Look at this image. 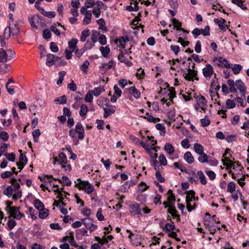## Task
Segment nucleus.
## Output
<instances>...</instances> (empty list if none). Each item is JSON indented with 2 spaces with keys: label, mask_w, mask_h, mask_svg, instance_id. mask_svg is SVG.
<instances>
[{
  "label": "nucleus",
  "mask_w": 249,
  "mask_h": 249,
  "mask_svg": "<svg viewBox=\"0 0 249 249\" xmlns=\"http://www.w3.org/2000/svg\"><path fill=\"white\" fill-rule=\"evenodd\" d=\"M77 133H78V137L79 139L81 140L84 139L85 130L83 125L80 122H78L76 124L74 129L72 128L70 129L69 131V135L72 138H74Z\"/></svg>",
  "instance_id": "f257e3e1"
},
{
  "label": "nucleus",
  "mask_w": 249,
  "mask_h": 249,
  "mask_svg": "<svg viewBox=\"0 0 249 249\" xmlns=\"http://www.w3.org/2000/svg\"><path fill=\"white\" fill-rule=\"evenodd\" d=\"M78 183H75V187L80 190H84L88 194H90L94 190L92 185L90 184L88 181H83L79 178L77 179Z\"/></svg>",
  "instance_id": "f03ea898"
},
{
  "label": "nucleus",
  "mask_w": 249,
  "mask_h": 249,
  "mask_svg": "<svg viewBox=\"0 0 249 249\" xmlns=\"http://www.w3.org/2000/svg\"><path fill=\"white\" fill-rule=\"evenodd\" d=\"M15 56V53L11 49L6 51L3 49H0V62L5 63Z\"/></svg>",
  "instance_id": "7ed1b4c3"
},
{
  "label": "nucleus",
  "mask_w": 249,
  "mask_h": 249,
  "mask_svg": "<svg viewBox=\"0 0 249 249\" xmlns=\"http://www.w3.org/2000/svg\"><path fill=\"white\" fill-rule=\"evenodd\" d=\"M29 22L32 30L34 31L38 29V25L43 23L42 17L38 15H34L29 18Z\"/></svg>",
  "instance_id": "20e7f679"
},
{
  "label": "nucleus",
  "mask_w": 249,
  "mask_h": 249,
  "mask_svg": "<svg viewBox=\"0 0 249 249\" xmlns=\"http://www.w3.org/2000/svg\"><path fill=\"white\" fill-rule=\"evenodd\" d=\"M227 84L230 87L229 89L227 85L223 84L222 85V91L225 94H228L230 92L231 93L236 92L237 89L234 87V81L232 79H229L227 80Z\"/></svg>",
  "instance_id": "39448f33"
},
{
  "label": "nucleus",
  "mask_w": 249,
  "mask_h": 249,
  "mask_svg": "<svg viewBox=\"0 0 249 249\" xmlns=\"http://www.w3.org/2000/svg\"><path fill=\"white\" fill-rule=\"evenodd\" d=\"M188 73H184V77L186 80L190 81H194V79L198 80L197 77V71L196 70H192L190 68L187 69Z\"/></svg>",
  "instance_id": "423d86ee"
},
{
  "label": "nucleus",
  "mask_w": 249,
  "mask_h": 249,
  "mask_svg": "<svg viewBox=\"0 0 249 249\" xmlns=\"http://www.w3.org/2000/svg\"><path fill=\"white\" fill-rule=\"evenodd\" d=\"M213 61L215 62L218 66L226 68H230L231 64L229 63L227 59L222 57H215L213 59Z\"/></svg>",
  "instance_id": "0eeeda50"
},
{
  "label": "nucleus",
  "mask_w": 249,
  "mask_h": 249,
  "mask_svg": "<svg viewBox=\"0 0 249 249\" xmlns=\"http://www.w3.org/2000/svg\"><path fill=\"white\" fill-rule=\"evenodd\" d=\"M9 211L11 216L14 218H16L18 220H19L22 217L24 216V214H22L20 212L19 209L18 207H12V208H10V210H9Z\"/></svg>",
  "instance_id": "6e6552de"
},
{
  "label": "nucleus",
  "mask_w": 249,
  "mask_h": 249,
  "mask_svg": "<svg viewBox=\"0 0 249 249\" xmlns=\"http://www.w3.org/2000/svg\"><path fill=\"white\" fill-rule=\"evenodd\" d=\"M236 87L240 92L241 96L245 98V92L246 90V87L244 83L241 80H237L234 82V86Z\"/></svg>",
  "instance_id": "1a4fd4ad"
},
{
  "label": "nucleus",
  "mask_w": 249,
  "mask_h": 249,
  "mask_svg": "<svg viewBox=\"0 0 249 249\" xmlns=\"http://www.w3.org/2000/svg\"><path fill=\"white\" fill-rule=\"evenodd\" d=\"M202 72L204 76L207 79L209 80L214 72L213 67L211 64H208L206 67L203 68Z\"/></svg>",
  "instance_id": "9d476101"
},
{
  "label": "nucleus",
  "mask_w": 249,
  "mask_h": 249,
  "mask_svg": "<svg viewBox=\"0 0 249 249\" xmlns=\"http://www.w3.org/2000/svg\"><path fill=\"white\" fill-rule=\"evenodd\" d=\"M83 224L84 225L87 230L92 231L97 228V226L92 223V220L90 218H84L82 219Z\"/></svg>",
  "instance_id": "9b49d317"
},
{
  "label": "nucleus",
  "mask_w": 249,
  "mask_h": 249,
  "mask_svg": "<svg viewBox=\"0 0 249 249\" xmlns=\"http://www.w3.org/2000/svg\"><path fill=\"white\" fill-rule=\"evenodd\" d=\"M130 213L131 215H135L141 214V209L139 203H134L129 206Z\"/></svg>",
  "instance_id": "f8f14e48"
},
{
  "label": "nucleus",
  "mask_w": 249,
  "mask_h": 249,
  "mask_svg": "<svg viewBox=\"0 0 249 249\" xmlns=\"http://www.w3.org/2000/svg\"><path fill=\"white\" fill-rule=\"evenodd\" d=\"M59 58L58 56L51 53L47 54V60L46 64L49 67H51L54 64V62L59 59Z\"/></svg>",
  "instance_id": "ddd939ff"
},
{
  "label": "nucleus",
  "mask_w": 249,
  "mask_h": 249,
  "mask_svg": "<svg viewBox=\"0 0 249 249\" xmlns=\"http://www.w3.org/2000/svg\"><path fill=\"white\" fill-rule=\"evenodd\" d=\"M223 163V165L226 166L228 168L232 167L233 169L235 168V163H237V165H239L238 161L232 162L227 157H224V159L222 160Z\"/></svg>",
  "instance_id": "4468645a"
},
{
  "label": "nucleus",
  "mask_w": 249,
  "mask_h": 249,
  "mask_svg": "<svg viewBox=\"0 0 249 249\" xmlns=\"http://www.w3.org/2000/svg\"><path fill=\"white\" fill-rule=\"evenodd\" d=\"M196 100L197 105L204 110V107L207 105V101L205 98L202 95H199L196 97Z\"/></svg>",
  "instance_id": "2eb2a0df"
},
{
  "label": "nucleus",
  "mask_w": 249,
  "mask_h": 249,
  "mask_svg": "<svg viewBox=\"0 0 249 249\" xmlns=\"http://www.w3.org/2000/svg\"><path fill=\"white\" fill-rule=\"evenodd\" d=\"M172 23L173 24V25L174 26V28L176 29L178 31H181L183 32L186 33L187 34L189 33V31L186 30L184 28H181L182 23L181 22H179L178 20L177 19L174 18L172 19Z\"/></svg>",
  "instance_id": "dca6fc26"
},
{
  "label": "nucleus",
  "mask_w": 249,
  "mask_h": 249,
  "mask_svg": "<svg viewBox=\"0 0 249 249\" xmlns=\"http://www.w3.org/2000/svg\"><path fill=\"white\" fill-rule=\"evenodd\" d=\"M128 40L127 37L121 36L116 40V43L117 45L121 48H124L125 46V43Z\"/></svg>",
  "instance_id": "f3484780"
},
{
  "label": "nucleus",
  "mask_w": 249,
  "mask_h": 249,
  "mask_svg": "<svg viewBox=\"0 0 249 249\" xmlns=\"http://www.w3.org/2000/svg\"><path fill=\"white\" fill-rule=\"evenodd\" d=\"M78 42L77 39L72 38L70 41L68 42V48L70 50L73 52L75 51L78 48L77 44Z\"/></svg>",
  "instance_id": "a211bd4d"
},
{
  "label": "nucleus",
  "mask_w": 249,
  "mask_h": 249,
  "mask_svg": "<svg viewBox=\"0 0 249 249\" xmlns=\"http://www.w3.org/2000/svg\"><path fill=\"white\" fill-rule=\"evenodd\" d=\"M38 10L41 14H42L44 16L49 18H54L56 15L55 13L54 12H53V11H50V12L45 11L43 8H38Z\"/></svg>",
  "instance_id": "6ab92c4d"
},
{
  "label": "nucleus",
  "mask_w": 249,
  "mask_h": 249,
  "mask_svg": "<svg viewBox=\"0 0 249 249\" xmlns=\"http://www.w3.org/2000/svg\"><path fill=\"white\" fill-rule=\"evenodd\" d=\"M116 109V107L115 106H110V108H107V107H104V117L105 118H107L109 115L111 114H113L115 112Z\"/></svg>",
  "instance_id": "aec40b11"
},
{
  "label": "nucleus",
  "mask_w": 249,
  "mask_h": 249,
  "mask_svg": "<svg viewBox=\"0 0 249 249\" xmlns=\"http://www.w3.org/2000/svg\"><path fill=\"white\" fill-rule=\"evenodd\" d=\"M213 21L214 23L218 24V27L221 30L223 31H225L226 30L225 25V23L226 21L225 19H223L222 20H221L218 18H214Z\"/></svg>",
  "instance_id": "412c9836"
},
{
  "label": "nucleus",
  "mask_w": 249,
  "mask_h": 249,
  "mask_svg": "<svg viewBox=\"0 0 249 249\" xmlns=\"http://www.w3.org/2000/svg\"><path fill=\"white\" fill-rule=\"evenodd\" d=\"M128 90L129 94L132 95L135 98L138 99L140 97L141 93L134 86L130 87Z\"/></svg>",
  "instance_id": "4be33fe9"
},
{
  "label": "nucleus",
  "mask_w": 249,
  "mask_h": 249,
  "mask_svg": "<svg viewBox=\"0 0 249 249\" xmlns=\"http://www.w3.org/2000/svg\"><path fill=\"white\" fill-rule=\"evenodd\" d=\"M109 101L108 99L105 97L100 98L97 101V104L99 106L105 107L104 106L109 107Z\"/></svg>",
  "instance_id": "5701e85b"
},
{
  "label": "nucleus",
  "mask_w": 249,
  "mask_h": 249,
  "mask_svg": "<svg viewBox=\"0 0 249 249\" xmlns=\"http://www.w3.org/2000/svg\"><path fill=\"white\" fill-rule=\"evenodd\" d=\"M11 25L13 26V27H11V32L13 35H18L20 32V29L18 27V24L17 22H15L14 23H12Z\"/></svg>",
  "instance_id": "b1692460"
},
{
  "label": "nucleus",
  "mask_w": 249,
  "mask_h": 249,
  "mask_svg": "<svg viewBox=\"0 0 249 249\" xmlns=\"http://www.w3.org/2000/svg\"><path fill=\"white\" fill-rule=\"evenodd\" d=\"M184 159L189 164L193 163L194 161V159L190 152H186L184 155Z\"/></svg>",
  "instance_id": "393cba45"
},
{
  "label": "nucleus",
  "mask_w": 249,
  "mask_h": 249,
  "mask_svg": "<svg viewBox=\"0 0 249 249\" xmlns=\"http://www.w3.org/2000/svg\"><path fill=\"white\" fill-rule=\"evenodd\" d=\"M164 148L166 152L170 155H172L174 153V147L169 143H166Z\"/></svg>",
  "instance_id": "a878e982"
},
{
  "label": "nucleus",
  "mask_w": 249,
  "mask_h": 249,
  "mask_svg": "<svg viewBox=\"0 0 249 249\" xmlns=\"http://www.w3.org/2000/svg\"><path fill=\"white\" fill-rule=\"evenodd\" d=\"M234 74H238L242 69V66L240 64H235L231 68Z\"/></svg>",
  "instance_id": "bb28decb"
},
{
  "label": "nucleus",
  "mask_w": 249,
  "mask_h": 249,
  "mask_svg": "<svg viewBox=\"0 0 249 249\" xmlns=\"http://www.w3.org/2000/svg\"><path fill=\"white\" fill-rule=\"evenodd\" d=\"M194 147L195 152L198 154H200L204 153V147L200 144L195 143L194 145Z\"/></svg>",
  "instance_id": "cd10ccee"
},
{
  "label": "nucleus",
  "mask_w": 249,
  "mask_h": 249,
  "mask_svg": "<svg viewBox=\"0 0 249 249\" xmlns=\"http://www.w3.org/2000/svg\"><path fill=\"white\" fill-rule=\"evenodd\" d=\"M197 175L199 177L201 184L203 185H205L207 183V181L202 171H198L197 172Z\"/></svg>",
  "instance_id": "c85d7f7f"
},
{
  "label": "nucleus",
  "mask_w": 249,
  "mask_h": 249,
  "mask_svg": "<svg viewBox=\"0 0 249 249\" xmlns=\"http://www.w3.org/2000/svg\"><path fill=\"white\" fill-rule=\"evenodd\" d=\"M200 156L198 158V160L201 163H206L208 162V159L209 156L206 153H203L199 154Z\"/></svg>",
  "instance_id": "c756f323"
},
{
  "label": "nucleus",
  "mask_w": 249,
  "mask_h": 249,
  "mask_svg": "<svg viewBox=\"0 0 249 249\" xmlns=\"http://www.w3.org/2000/svg\"><path fill=\"white\" fill-rule=\"evenodd\" d=\"M59 160H60V164H65L67 163V159L66 154L63 152H61L58 155Z\"/></svg>",
  "instance_id": "7c9ffc66"
},
{
  "label": "nucleus",
  "mask_w": 249,
  "mask_h": 249,
  "mask_svg": "<svg viewBox=\"0 0 249 249\" xmlns=\"http://www.w3.org/2000/svg\"><path fill=\"white\" fill-rule=\"evenodd\" d=\"M13 192L14 188L13 186L12 185H9L5 190H4L3 194L8 197H11L13 196Z\"/></svg>",
  "instance_id": "2f4dec72"
},
{
  "label": "nucleus",
  "mask_w": 249,
  "mask_h": 249,
  "mask_svg": "<svg viewBox=\"0 0 249 249\" xmlns=\"http://www.w3.org/2000/svg\"><path fill=\"white\" fill-rule=\"evenodd\" d=\"M104 91L105 89L103 87H99L98 88H95L92 90H91V92L95 96H98Z\"/></svg>",
  "instance_id": "473e14b6"
},
{
  "label": "nucleus",
  "mask_w": 249,
  "mask_h": 249,
  "mask_svg": "<svg viewBox=\"0 0 249 249\" xmlns=\"http://www.w3.org/2000/svg\"><path fill=\"white\" fill-rule=\"evenodd\" d=\"M100 51L101 52L103 56L106 58L108 56V55L110 52V49L108 46L105 47H101L100 48Z\"/></svg>",
  "instance_id": "72a5a7b5"
},
{
  "label": "nucleus",
  "mask_w": 249,
  "mask_h": 249,
  "mask_svg": "<svg viewBox=\"0 0 249 249\" xmlns=\"http://www.w3.org/2000/svg\"><path fill=\"white\" fill-rule=\"evenodd\" d=\"M34 204L35 208L39 211L44 208L43 203L38 199H36L34 201Z\"/></svg>",
  "instance_id": "f704fd0d"
},
{
  "label": "nucleus",
  "mask_w": 249,
  "mask_h": 249,
  "mask_svg": "<svg viewBox=\"0 0 249 249\" xmlns=\"http://www.w3.org/2000/svg\"><path fill=\"white\" fill-rule=\"evenodd\" d=\"M49 211L44 208L39 210L38 216L41 219L45 218L49 215Z\"/></svg>",
  "instance_id": "c9c22d12"
},
{
  "label": "nucleus",
  "mask_w": 249,
  "mask_h": 249,
  "mask_svg": "<svg viewBox=\"0 0 249 249\" xmlns=\"http://www.w3.org/2000/svg\"><path fill=\"white\" fill-rule=\"evenodd\" d=\"M85 18L83 21V24L84 25H87L91 21V18L92 17L91 12L88 13V14L84 15Z\"/></svg>",
  "instance_id": "e433bc0d"
},
{
  "label": "nucleus",
  "mask_w": 249,
  "mask_h": 249,
  "mask_svg": "<svg viewBox=\"0 0 249 249\" xmlns=\"http://www.w3.org/2000/svg\"><path fill=\"white\" fill-rule=\"evenodd\" d=\"M11 34H12L11 32V26H8L6 27L4 30L2 38L8 39L10 38Z\"/></svg>",
  "instance_id": "4c0bfd02"
},
{
  "label": "nucleus",
  "mask_w": 249,
  "mask_h": 249,
  "mask_svg": "<svg viewBox=\"0 0 249 249\" xmlns=\"http://www.w3.org/2000/svg\"><path fill=\"white\" fill-rule=\"evenodd\" d=\"M97 23L99 25V29L107 30V27L106 26V23L104 19L102 18L98 19L96 21Z\"/></svg>",
  "instance_id": "58836bf2"
},
{
  "label": "nucleus",
  "mask_w": 249,
  "mask_h": 249,
  "mask_svg": "<svg viewBox=\"0 0 249 249\" xmlns=\"http://www.w3.org/2000/svg\"><path fill=\"white\" fill-rule=\"evenodd\" d=\"M89 35V29L84 30L82 32L80 40L82 42L86 41V38Z\"/></svg>",
  "instance_id": "ea45409f"
},
{
  "label": "nucleus",
  "mask_w": 249,
  "mask_h": 249,
  "mask_svg": "<svg viewBox=\"0 0 249 249\" xmlns=\"http://www.w3.org/2000/svg\"><path fill=\"white\" fill-rule=\"evenodd\" d=\"M231 2L237 5L242 10H245L247 9V7L243 4L242 0H231Z\"/></svg>",
  "instance_id": "a19ab883"
},
{
  "label": "nucleus",
  "mask_w": 249,
  "mask_h": 249,
  "mask_svg": "<svg viewBox=\"0 0 249 249\" xmlns=\"http://www.w3.org/2000/svg\"><path fill=\"white\" fill-rule=\"evenodd\" d=\"M139 187L138 189V192H144L148 188H149V186L147 185L143 181H142L139 184Z\"/></svg>",
  "instance_id": "79ce46f5"
},
{
  "label": "nucleus",
  "mask_w": 249,
  "mask_h": 249,
  "mask_svg": "<svg viewBox=\"0 0 249 249\" xmlns=\"http://www.w3.org/2000/svg\"><path fill=\"white\" fill-rule=\"evenodd\" d=\"M205 172L206 175L209 177L210 180H213L215 178L216 175L213 171L206 168Z\"/></svg>",
  "instance_id": "37998d69"
},
{
  "label": "nucleus",
  "mask_w": 249,
  "mask_h": 249,
  "mask_svg": "<svg viewBox=\"0 0 249 249\" xmlns=\"http://www.w3.org/2000/svg\"><path fill=\"white\" fill-rule=\"evenodd\" d=\"M15 193L13 194L12 198L13 200H16L22 196V192L20 189L14 190Z\"/></svg>",
  "instance_id": "c03bdc74"
},
{
  "label": "nucleus",
  "mask_w": 249,
  "mask_h": 249,
  "mask_svg": "<svg viewBox=\"0 0 249 249\" xmlns=\"http://www.w3.org/2000/svg\"><path fill=\"white\" fill-rule=\"evenodd\" d=\"M200 122L203 127L207 126L210 124V120L208 116H206L204 118L201 119Z\"/></svg>",
  "instance_id": "a18cd8bd"
},
{
  "label": "nucleus",
  "mask_w": 249,
  "mask_h": 249,
  "mask_svg": "<svg viewBox=\"0 0 249 249\" xmlns=\"http://www.w3.org/2000/svg\"><path fill=\"white\" fill-rule=\"evenodd\" d=\"M211 88L214 89L215 91H218L220 89V86L218 85L217 79L213 80L211 84Z\"/></svg>",
  "instance_id": "49530a36"
},
{
  "label": "nucleus",
  "mask_w": 249,
  "mask_h": 249,
  "mask_svg": "<svg viewBox=\"0 0 249 249\" xmlns=\"http://www.w3.org/2000/svg\"><path fill=\"white\" fill-rule=\"evenodd\" d=\"M88 112V107L87 105L83 104L80 107V110L79 112L81 116H84L86 115Z\"/></svg>",
  "instance_id": "de8ad7c7"
},
{
  "label": "nucleus",
  "mask_w": 249,
  "mask_h": 249,
  "mask_svg": "<svg viewBox=\"0 0 249 249\" xmlns=\"http://www.w3.org/2000/svg\"><path fill=\"white\" fill-rule=\"evenodd\" d=\"M8 64L3 63L0 65V73L4 74L8 72Z\"/></svg>",
  "instance_id": "09e8293b"
},
{
  "label": "nucleus",
  "mask_w": 249,
  "mask_h": 249,
  "mask_svg": "<svg viewBox=\"0 0 249 249\" xmlns=\"http://www.w3.org/2000/svg\"><path fill=\"white\" fill-rule=\"evenodd\" d=\"M146 115L147 117H144V118H145L147 120V121L149 122L156 123L157 121L159 122L160 121V119L154 118L152 115H149L148 113H146Z\"/></svg>",
  "instance_id": "8fccbe9b"
},
{
  "label": "nucleus",
  "mask_w": 249,
  "mask_h": 249,
  "mask_svg": "<svg viewBox=\"0 0 249 249\" xmlns=\"http://www.w3.org/2000/svg\"><path fill=\"white\" fill-rule=\"evenodd\" d=\"M114 65V62L112 60L109 61L107 63H103L101 66V69H105L106 70L107 69H110L112 68V66Z\"/></svg>",
  "instance_id": "3c124183"
},
{
  "label": "nucleus",
  "mask_w": 249,
  "mask_h": 249,
  "mask_svg": "<svg viewBox=\"0 0 249 249\" xmlns=\"http://www.w3.org/2000/svg\"><path fill=\"white\" fill-rule=\"evenodd\" d=\"M236 185L234 182L231 181L228 184L227 191L230 193H232L235 191Z\"/></svg>",
  "instance_id": "603ef678"
},
{
  "label": "nucleus",
  "mask_w": 249,
  "mask_h": 249,
  "mask_svg": "<svg viewBox=\"0 0 249 249\" xmlns=\"http://www.w3.org/2000/svg\"><path fill=\"white\" fill-rule=\"evenodd\" d=\"M159 160L160 162V164L161 165L165 166L167 164V161L165 155L163 154H161L159 157Z\"/></svg>",
  "instance_id": "864d4df0"
},
{
  "label": "nucleus",
  "mask_w": 249,
  "mask_h": 249,
  "mask_svg": "<svg viewBox=\"0 0 249 249\" xmlns=\"http://www.w3.org/2000/svg\"><path fill=\"white\" fill-rule=\"evenodd\" d=\"M93 94L91 90H89L86 95L85 97V100L87 102L91 103L93 100Z\"/></svg>",
  "instance_id": "5fc2aeb1"
},
{
  "label": "nucleus",
  "mask_w": 249,
  "mask_h": 249,
  "mask_svg": "<svg viewBox=\"0 0 249 249\" xmlns=\"http://www.w3.org/2000/svg\"><path fill=\"white\" fill-rule=\"evenodd\" d=\"M66 74V72L65 71H60L59 72V78L57 81V84L58 85H61L62 83L63 80L64 79V77Z\"/></svg>",
  "instance_id": "6e6d98bb"
},
{
  "label": "nucleus",
  "mask_w": 249,
  "mask_h": 249,
  "mask_svg": "<svg viewBox=\"0 0 249 249\" xmlns=\"http://www.w3.org/2000/svg\"><path fill=\"white\" fill-rule=\"evenodd\" d=\"M86 51H87V50L85 48V47H84L83 48H82L81 49H78L77 48V49L76 50V51H75V54L76 55V56L77 57L79 58L83 54V53Z\"/></svg>",
  "instance_id": "4d7b16f0"
},
{
  "label": "nucleus",
  "mask_w": 249,
  "mask_h": 249,
  "mask_svg": "<svg viewBox=\"0 0 249 249\" xmlns=\"http://www.w3.org/2000/svg\"><path fill=\"white\" fill-rule=\"evenodd\" d=\"M174 165L176 168L179 169L181 172H187L186 168L181 163L178 162H176L174 163Z\"/></svg>",
  "instance_id": "13d9d810"
},
{
  "label": "nucleus",
  "mask_w": 249,
  "mask_h": 249,
  "mask_svg": "<svg viewBox=\"0 0 249 249\" xmlns=\"http://www.w3.org/2000/svg\"><path fill=\"white\" fill-rule=\"evenodd\" d=\"M54 102L60 104H65L67 103V99L65 95H63L59 98L55 99Z\"/></svg>",
  "instance_id": "bf43d9fd"
},
{
  "label": "nucleus",
  "mask_w": 249,
  "mask_h": 249,
  "mask_svg": "<svg viewBox=\"0 0 249 249\" xmlns=\"http://www.w3.org/2000/svg\"><path fill=\"white\" fill-rule=\"evenodd\" d=\"M156 128L159 130H160V134L161 135H163L165 134V126L162 124H157L156 125Z\"/></svg>",
  "instance_id": "052dcab7"
},
{
  "label": "nucleus",
  "mask_w": 249,
  "mask_h": 249,
  "mask_svg": "<svg viewBox=\"0 0 249 249\" xmlns=\"http://www.w3.org/2000/svg\"><path fill=\"white\" fill-rule=\"evenodd\" d=\"M226 107L228 109L233 108L235 107V104L233 100L228 99L226 101Z\"/></svg>",
  "instance_id": "680f3d73"
},
{
  "label": "nucleus",
  "mask_w": 249,
  "mask_h": 249,
  "mask_svg": "<svg viewBox=\"0 0 249 249\" xmlns=\"http://www.w3.org/2000/svg\"><path fill=\"white\" fill-rule=\"evenodd\" d=\"M28 160L26 156V155L20 154L19 156V161L18 162H20L21 164H23V165H25L27 162Z\"/></svg>",
  "instance_id": "e2e57ef3"
},
{
  "label": "nucleus",
  "mask_w": 249,
  "mask_h": 249,
  "mask_svg": "<svg viewBox=\"0 0 249 249\" xmlns=\"http://www.w3.org/2000/svg\"><path fill=\"white\" fill-rule=\"evenodd\" d=\"M89 65V62L88 60H86L81 66L80 69L83 71L87 72Z\"/></svg>",
  "instance_id": "0e129e2a"
},
{
  "label": "nucleus",
  "mask_w": 249,
  "mask_h": 249,
  "mask_svg": "<svg viewBox=\"0 0 249 249\" xmlns=\"http://www.w3.org/2000/svg\"><path fill=\"white\" fill-rule=\"evenodd\" d=\"M4 155L6 156L7 160L10 161L14 162L15 160L16 155L14 153H6Z\"/></svg>",
  "instance_id": "69168bd1"
},
{
  "label": "nucleus",
  "mask_w": 249,
  "mask_h": 249,
  "mask_svg": "<svg viewBox=\"0 0 249 249\" xmlns=\"http://www.w3.org/2000/svg\"><path fill=\"white\" fill-rule=\"evenodd\" d=\"M51 31L48 29H45L43 31V36L44 38L47 39L50 38L51 37Z\"/></svg>",
  "instance_id": "338daca9"
},
{
  "label": "nucleus",
  "mask_w": 249,
  "mask_h": 249,
  "mask_svg": "<svg viewBox=\"0 0 249 249\" xmlns=\"http://www.w3.org/2000/svg\"><path fill=\"white\" fill-rule=\"evenodd\" d=\"M165 228L167 232L173 231L175 229L176 226L173 224L167 223L165 225Z\"/></svg>",
  "instance_id": "774afa93"
}]
</instances>
